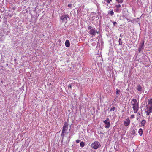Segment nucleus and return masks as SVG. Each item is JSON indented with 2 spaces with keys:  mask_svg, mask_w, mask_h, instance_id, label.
Wrapping results in <instances>:
<instances>
[{
  "mask_svg": "<svg viewBox=\"0 0 152 152\" xmlns=\"http://www.w3.org/2000/svg\"><path fill=\"white\" fill-rule=\"evenodd\" d=\"M120 92V91L119 90H118L117 89H116V94H118Z\"/></svg>",
  "mask_w": 152,
  "mask_h": 152,
  "instance_id": "22",
  "label": "nucleus"
},
{
  "mask_svg": "<svg viewBox=\"0 0 152 152\" xmlns=\"http://www.w3.org/2000/svg\"><path fill=\"white\" fill-rule=\"evenodd\" d=\"M115 107H113L111 108H110V111H114L115 110Z\"/></svg>",
  "mask_w": 152,
  "mask_h": 152,
  "instance_id": "20",
  "label": "nucleus"
},
{
  "mask_svg": "<svg viewBox=\"0 0 152 152\" xmlns=\"http://www.w3.org/2000/svg\"><path fill=\"white\" fill-rule=\"evenodd\" d=\"M94 28L92 27L91 26H89L88 27V30H91V29H92V28Z\"/></svg>",
  "mask_w": 152,
  "mask_h": 152,
  "instance_id": "19",
  "label": "nucleus"
},
{
  "mask_svg": "<svg viewBox=\"0 0 152 152\" xmlns=\"http://www.w3.org/2000/svg\"><path fill=\"white\" fill-rule=\"evenodd\" d=\"M132 105L133 106V108L134 112L136 113L137 112L139 108V105L137 99H133L131 102Z\"/></svg>",
  "mask_w": 152,
  "mask_h": 152,
  "instance_id": "2",
  "label": "nucleus"
},
{
  "mask_svg": "<svg viewBox=\"0 0 152 152\" xmlns=\"http://www.w3.org/2000/svg\"><path fill=\"white\" fill-rule=\"evenodd\" d=\"M145 111L147 115H149L152 112V98L149 100L148 104Z\"/></svg>",
  "mask_w": 152,
  "mask_h": 152,
  "instance_id": "1",
  "label": "nucleus"
},
{
  "mask_svg": "<svg viewBox=\"0 0 152 152\" xmlns=\"http://www.w3.org/2000/svg\"><path fill=\"white\" fill-rule=\"evenodd\" d=\"M146 123V121L145 120H143L141 122V126H144Z\"/></svg>",
  "mask_w": 152,
  "mask_h": 152,
  "instance_id": "15",
  "label": "nucleus"
},
{
  "mask_svg": "<svg viewBox=\"0 0 152 152\" xmlns=\"http://www.w3.org/2000/svg\"><path fill=\"white\" fill-rule=\"evenodd\" d=\"M80 145L81 147H83L85 145L84 142H81L80 143Z\"/></svg>",
  "mask_w": 152,
  "mask_h": 152,
  "instance_id": "16",
  "label": "nucleus"
},
{
  "mask_svg": "<svg viewBox=\"0 0 152 152\" xmlns=\"http://www.w3.org/2000/svg\"><path fill=\"white\" fill-rule=\"evenodd\" d=\"M65 132L64 131V132H63V131H62V134H61V136L62 137H64V136Z\"/></svg>",
  "mask_w": 152,
  "mask_h": 152,
  "instance_id": "21",
  "label": "nucleus"
},
{
  "mask_svg": "<svg viewBox=\"0 0 152 152\" xmlns=\"http://www.w3.org/2000/svg\"><path fill=\"white\" fill-rule=\"evenodd\" d=\"M67 18H68V17L66 15H64L61 17V19L63 22H64L65 23H67Z\"/></svg>",
  "mask_w": 152,
  "mask_h": 152,
  "instance_id": "5",
  "label": "nucleus"
},
{
  "mask_svg": "<svg viewBox=\"0 0 152 152\" xmlns=\"http://www.w3.org/2000/svg\"><path fill=\"white\" fill-rule=\"evenodd\" d=\"M121 41V39L119 38V44L120 43V41Z\"/></svg>",
  "mask_w": 152,
  "mask_h": 152,
  "instance_id": "28",
  "label": "nucleus"
},
{
  "mask_svg": "<svg viewBox=\"0 0 152 152\" xmlns=\"http://www.w3.org/2000/svg\"><path fill=\"white\" fill-rule=\"evenodd\" d=\"M108 13L109 15H110L111 16H112L114 14L113 10H112L111 11H108Z\"/></svg>",
  "mask_w": 152,
  "mask_h": 152,
  "instance_id": "13",
  "label": "nucleus"
},
{
  "mask_svg": "<svg viewBox=\"0 0 152 152\" xmlns=\"http://www.w3.org/2000/svg\"><path fill=\"white\" fill-rule=\"evenodd\" d=\"M113 24L114 26H115V24L117 23L115 21L113 22Z\"/></svg>",
  "mask_w": 152,
  "mask_h": 152,
  "instance_id": "27",
  "label": "nucleus"
},
{
  "mask_svg": "<svg viewBox=\"0 0 152 152\" xmlns=\"http://www.w3.org/2000/svg\"><path fill=\"white\" fill-rule=\"evenodd\" d=\"M134 117V115H131V118H133Z\"/></svg>",
  "mask_w": 152,
  "mask_h": 152,
  "instance_id": "24",
  "label": "nucleus"
},
{
  "mask_svg": "<svg viewBox=\"0 0 152 152\" xmlns=\"http://www.w3.org/2000/svg\"><path fill=\"white\" fill-rule=\"evenodd\" d=\"M112 0H109V1H110V2L112 1Z\"/></svg>",
  "mask_w": 152,
  "mask_h": 152,
  "instance_id": "29",
  "label": "nucleus"
},
{
  "mask_svg": "<svg viewBox=\"0 0 152 152\" xmlns=\"http://www.w3.org/2000/svg\"><path fill=\"white\" fill-rule=\"evenodd\" d=\"M65 45L66 46V47H69L70 46V44L69 42V41L68 40H66L65 41Z\"/></svg>",
  "mask_w": 152,
  "mask_h": 152,
  "instance_id": "11",
  "label": "nucleus"
},
{
  "mask_svg": "<svg viewBox=\"0 0 152 152\" xmlns=\"http://www.w3.org/2000/svg\"><path fill=\"white\" fill-rule=\"evenodd\" d=\"M137 90L139 92H141L142 91V87L140 85H139L137 86Z\"/></svg>",
  "mask_w": 152,
  "mask_h": 152,
  "instance_id": "14",
  "label": "nucleus"
},
{
  "mask_svg": "<svg viewBox=\"0 0 152 152\" xmlns=\"http://www.w3.org/2000/svg\"><path fill=\"white\" fill-rule=\"evenodd\" d=\"M144 41H143L142 43L140 45L139 48H138L139 52H140L141 50V49L144 46Z\"/></svg>",
  "mask_w": 152,
  "mask_h": 152,
  "instance_id": "10",
  "label": "nucleus"
},
{
  "mask_svg": "<svg viewBox=\"0 0 152 152\" xmlns=\"http://www.w3.org/2000/svg\"><path fill=\"white\" fill-rule=\"evenodd\" d=\"M130 123V121L129 118L126 119V121L124 122V124L125 126H128Z\"/></svg>",
  "mask_w": 152,
  "mask_h": 152,
  "instance_id": "7",
  "label": "nucleus"
},
{
  "mask_svg": "<svg viewBox=\"0 0 152 152\" xmlns=\"http://www.w3.org/2000/svg\"><path fill=\"white\" fill-rule=\"evenodd\" d=\"M138 114L139 115H140V113H137V114Z\"/></svg>",
  "mask_w": 152,
  "mask_h": 152,
  "instance_id": "31",
  "label": "nucleus"
},
{
  "mask_svg": "<svg viewBox=\"0 0 152 152\" xmlns=\"http://www.w3.org/2000/svg\"><path fill=\"white\" fill-rule=\"evenodd\" d=\"M72 6V4H69L68 5V7H71Z\"/></svg>",
  "mask_w": 152,
  "mask_h": 152,
  "instance_id": "25",
  "label": "nucleus"
},
{
  "mask_svg": "<svg viewBox=\"0 0 152 152\" xmlns=\"http://www.w3.org/2000/svg\"><path fill=\"white\" fill-rule=\"evenodd\" d=\"M72 87V86L71 85H69L68 86V88H71Z\"/></svg>",
  "mask_w": 152,
  "mask_h": 152,
  "instance_id": "23",
  "label": "nucleus"
},
{
  "mask_svg": "<svg viewBox=\"0 0 152 152\" xmlns=\"http://www.w3.org/2000/svg\"><path fill=\"white\" fill-rule=\"evenodd\" d=\"M109 120V118H107L106 120H107V121Z\"/></svg>",
  "mask_w": 152,
  "mask_h": 152,
  "instance_id": "30",
  "label": "nucleus"
},
{
  "mask_svg": "<svg viewBox=\"0 0 152 152\" xmlns=\"http://www.w3.org/2000/svg\"><path fill=\"white\" fill-rule=\"evenodd\" d=\"M142 133L143 131L142 129L141 128L139 129L138 130V133L140 136L142 135Z\"/></svg>",
  "mask_w": 152,
  "mask_h": 152,
  "instance_id": "12",
  "label": "nucleus"
},
{
  "mask_svg": "<svg viewBox=\"0 0 152 152\" xmlns=\"http://www.w3.org/2000/svg\"><path fill=\"white\" fill-rule=\"evenodd\" d=\"M116 1L118 2V3H122L123 2V0H116Z\"/></svg>",
  "mask_w": 152,
  "mask_h": 152,
  "instance_id": "18",
  "label": "nucleus"
},
{
  "mask_svg": "<svg viewBox=\"0 0 152 152\" xmlns=\"http://www.w3.org/2000/svg\"><path fill=\"white\" fill-rule=\"evenodd\" d=\"M105 1L106 2L107 4H110V1L109 0H104V1H102L103 3L106 4Z\"/></svg>",
  "mask_w": 152,
  "mask_h": 152,
  "instance_id": "17",
  "label": "nucleus"
},
{
  "mask_svg": "<svg viewBox=\"0 0 152 152\" xmlns=\"http://www.w3.org/2000/svg\"><path fill=\"white\" fill-rule=\"evenodd\" d=\"M126 19L127 20H128V19H127L126 18Z\"/></svg>",
  "mask_w": 152,
  "mask_h": 152,
  "instance_id": "32",
  "label": "nucleus"
},
{
  "mask_svg": "<svg viewBox=\"0 0 152 152\" xmlns=\"http://www.w3.org/2000/svg\"><path fill=\"white\" fill-rule=\"evenodd\" d=\"M80 140H79V139L76 140V142L77 143H79V142H80Z\"/></svg>",
  "mask_w": 152,
  "mask_h": 152,
  "instance_id": "26",
  "label": "nucleus"
},
{
  "mask_svg": "<svg viewBox=\"0 0 152 152\" xmlns=\"http://www.w3.org/2000/svg\"><path fill=\"white\" fill-rule=\"evenodd\" d=\"M88 33L91 36L94 37L96 33H98V32L96 30L95 28H94L89 30Z\"/></svg>",
  "mask_w": 152,
  "mask_h": 152,
  "instance_id": "4",
  "label": "nucleus"
},
{
  "mask_svg": "<svg viewBox=\"0 0 152 152\" xmlns=\"http://www.w3.org/2000/svg\"><path fill=\"white\" fill-rule=\"evenodd\" d=\"M100 146L99 142L97 141H94L91 145V148L94 149H97L99 148Z\"/></svg>",
  "mask_w": 152,
  "mask_h": 152,
  "instance_id": "3",
  "label": "nucleus"
},
{
  "mask_svg": "<svg viewBox=\"0 0 152 152\" xmlns=\"http://www.w3.org/2000/svg\"><path fill=\"white\" fill-rule=\"evenodd\" d=\"M103 122L105 124V127L106 128L108 129L110 127V122H108L107 120H105L103 121Z\"/></svg>",
  "mask_w": 152,
  "mask_h": 152,
  "instance_id": "8",
  "label": "nucleus"
},
{
  "mask_svg": "<svg viewBox=\"0 0 152 152\" xmlns=\"http://www.w3.org/2000/svg\"><path fill=\"white\" fill-rule=\"evenodd\" d=\"M68 127V123L65 122H64L63 125L62 131L65 132L67 130Z\"/></svg>",
  "mask_w": 152,
  "mask_h": 152,
  "instance_id": "6",
  "label": "nucleus"
},
{
  "mask_svg": "<svg viewBox=\"0 0 152 152\" xmlns=\"http://www.w3.org/2000/svg\"><path fill=\"white\" fill-rule=\"evenodd\" d=\"M116 7V9L114 10V11L116 12H119V11H121V9H120L121 6L120 4L116 5L115 6Z\"/></svg>",
  "mask_w": 152,
  "mask_h": 152,
  "instance_id": "9",
  "label": "nucleus"
}]
</instances>
